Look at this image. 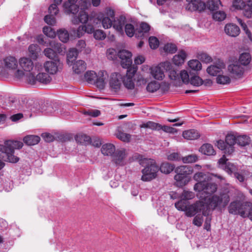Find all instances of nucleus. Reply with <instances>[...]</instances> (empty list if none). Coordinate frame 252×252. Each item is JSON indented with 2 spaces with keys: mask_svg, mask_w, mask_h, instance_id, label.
<instances>
[{
  "mask_svg": "<svg viewBox=\"0 0 252 252\" xmlns=\"http://www.w3.org/2000/svg\"><path fill=\"white\" fill-rule=\"evenodd\" d=\"M212 176L217 177L221 181L225 180L222 176L218 174L198 172L195 173L193 177V179L197 182L194 186V190L209 195L216 192L218 186L216 183L211 182Z\"/></svg>",
  "mask_w": 252,
  "mask_h": 252,
  "instance_id": "nucleus-1",
  "label": "nucleus"
},
{
  "mask_svg": "<svg viewBox=\"0 0 252 252\" xmlns=\"http://www.w3.org/2000/svg\"><path fill=\"white\" fill-rule=\"evenodd\" d=\"M233 187L229 184L226 185V187L218 194H214L208 198L207 200V205H205L206 208H208V214L210 210L218 209L221 211L225 208L230 201L229 193Z\"/></svg>",
  "mask_w": 252,
  "mask_h": 252,
  "instance_id": "nucleus-2",
  "label": "nucleus"
},
{
  "mask_svg": "<svg viewBox=\"0 0 252 252\" xmlns=\"http://www.w3.org/2000/svg\"><path fill=\"white\" fill-rule=\"evenodd\" d=\"M78 0H68L63 5V10L67 14H73L74 16L72 19L73 23L77 24L79 23H86L88 20V14L86 12L87 3L83 2L84 7L83 8H79L76 4Z\"/></svg>",
  "mask_w": 252,
  "mask_h": 252,
  "instance_id": "nucleus-3",
  "label": "nucleus"
},
{
  "mask_svg": "<svg viewBox=\"0 0 252 252\" xmlns=\"http://www.w3.org/2000/svg\"><path fill=\"white\" fill-rule=\"evenodd\" d=\"M140 165L144 168L142 170L141 180L143 181H150L156 178L159 167L156 161L151 158H141L139 160Z\"/></svg>",
  "mask_w": 252,
  "mask_h": 252,
  "instance_id": "nucleus-4",
  "label": "nucleus"
},
{
  "mask_svg": "<svg viewBox=\"0 0 252 252\" xmlns=\"http://www.w3.org/2000/svg\"><path fill=\"white\" fill-rule=\"evenodd\" d=\"M188 3L186 6V9L189 11H201L204 10L206 6L208 8L214 11L219 8L220 6H222L220 0H210L207 2V5L205 1L202 0H187Z\"/></svg>",
  "mask_w": 252,
  "mask_h": 252,
  "instance_id": "nucleus-5",
  "label": "nucleus"
},
{
  "mask_svg": "<svg viewBox=\"0 0 252 252\" xmlns=\"http://www.w3.org/2000/svg\"><path fill=\"white\" fill-rule=\"evenodd\" d=\"M202 201H198L192 204H189L185 212L188 217H192L197 213L202 212L203 216L208 215V208Z\"/></svg>",
  "mask_w": 252,
  "mask_h": 252,
  "instance_id": "nucleus-6",
  "label": "nucleus"
},
{
  "mask_svg": "<svg viewBox=\"0 0 252 252\" xmlns=\"http://www.w3.org/2000/svg\"><path fill=\"white\" fill-rule=\"evenodd\" d=\"M112 161L116 165L122 166L129 161L128 151L124 149H118L112 157Z\"/></svg>",
  "mask_w": 252,
  "mask_h": 252,
  "instance_id": "nucleus-7",
  "label": "nucleus"
},
{
  "mask_svg": "<svg viewBox=\"0 0 252 252\" xmlns=\"http://www.w3.org/2000/svg\"><path fill=\"white\" fill-rule=\"evenodd\" d=\"M229 213L234 215H240L243 218L246 217L247 206L245 203L243 204L240 201L232 202L228 207Z\"/></svg>",
  "mask_w": 252,
  "mask_h": 252,
  "instance_id": "nucleus-8",
  "label": "nucleus"
},
{
  "mask_svg": "<svg viewBox=\"0 0 252 252\" xmlns=\"http://www.w3.org/2000/svg\"><path fill=\"white\" fill-rule=\"evenodd\" d=\"M137 67L133 66L127 69L126 75L123 78V82L127 89L132 90L135 85L133 77L137 71Z\"/></svg>",
  "mask_w": 252,
  "mask_h": 252,
  "instance_id": "nucleus-9",
  "label": "nucleus"
},
{
  "mask_svg": "<svg viewBox=\"0 0 252 252\" xmlns=\"http://www.w3.org/2000/svg\"><path fill=\"white\" fill-rule=\"evenodd\" d=\"M115 17V13L113 10L109 9L105 13H100L97 18L101 21L103 27L104 29H109L112 26V21Z\"/></svg>",
  "mask_w": 252,
  "mask_h": 252,
  "instance_id": "nucleus-10",
  "label": "nucleus"
},
{
  "mask_svg": "<svg viewBox=\"0 0 252 252\" xmlns=\"http://www.w3.org/2000/svg\"><path fill=\"white\" fill-rule=\"evenodd\" d=\"M62 67V63L58 58L44 63L43 69L50 75L56 74Z\"/></svg>",
  "mask_w": 252,
  "mask_h": 252,
  "instance_id": "nucleus-11",
  "label": "nucleus"
},
{
  "mask_svg": "<svg viewBox=\"0 0 252 252\" xmlns=\"http://www.w3.org/2000/svg\"><path fill=\"white\" fill-rule=\"evenodd\" d=\"M34 68L38 72V73L36 75V79L38 82L44 84H48L51 82L52 78L50 75V74L48 73L42 72L44 69L41 63H36Z\"/></svg>",
  "mask_w": 252,
  "mask_h": 252,
  "instance_id": "nucleus-12",
  "label": "nucleus"
},
{
  "mask_svg": "<svg viewBox=\"0 0 252 252\" xmlns=\"http://www.w3.org/2000/svg\"><path fill=\"white\" fill-rule=\"evenodd\" d=\"M123 82V76L119 73H112L110 77L109 84L110 89L114 92L120 90Z\"/></svg>",
  "mask_w": 252,
  "mask_h": 252,
  "instance_id": "nucleus-13",
  "label": "nucleus"
},
{
  "mask_svg": "<svg viewBox=\"0 0 252 252\" xmlns=\"http://www.w3.org/2000/svg\"><path fill=\"white\" fill-rule=\"evenodd\" d=\"M118 56L121 60V65L123 68L128 69L131 67L132 61L131 52L126 50H123L118 52Z\"/></svg>",
  "mask_w": 252,
  "mask_h": 252,
  "instance_id": "nucleus-14",
  "label": "nucleus"
},
{
  "mask_svg": "<svg viewBox=\"0 0 252 252\" xmlns=\"http://www.w3.org/2000/svg\"><path fill=\"white\" fill-rule=\"evenodd\" d=\"M227 159L223 155L219 160L218 163L221 168H223L229 174L236 172L238 170L237 166L233 163L227 162Z\"/></svg>",
  "mask_w": 252,
  "mask_h": 252,
  "instance_id": "nucleus-15",
  "label": "nucleus"
},
{
  "mask_svg": "<svg viewBox=\"0 0 252 252\" xmlns=\"http://www.w3.org/2000/svg\"><path fill=\"white\" fill-rule=\"evenodd\" d=\"M161 66L165 70H168V76L169 78L175 81V82L178 85H180V73L171 68V64L168 62H165L160 63Z\"/></svg>",
  "mask_w": 252,
  "mask_h": 252,
  "instance_id": "nucleus-16",
  "label": "nucleus"
},
{
  "mask_svg": "<svg viewBox=\"0 0 252 252\" xmlns=\"http://www.w3.org/2000/svg\"><path fill=\"white\" fill-rule=\"evenodd\" d=\"M228 70L233 77L239 78L243 76L245 70L239 63H235L228 65Z\"/></svg>",
  "mask_w": 252,
  "mask_h": 252,
  "instance_id": "nucleus-17",
  "label": "nucleus"
},
{
  "mask_svg": "<svg viewBox=\"0 0 252 252\" xmlns=\"http://www.w3.org/2000/svg\"><path fill=\"white\" fill-rule=\"evenodd\" d=\"M0 151L5 156L7 160L10 162L16 163L19 160V158L14 155V151L12 148H7L0 144Z\"/></svg>",
  "mask_w": 252,
  "mask_h": 252,
  "instance_id": "nucleus-18",
  "label": "nucleus"
},
{
  "mask_svg": "<svg viewBox=\"0 0 252 252\" xmlns=\"http://www.w3.org/2000/svg\"><path fill=\"white\" fill-rule=\"evenodd\" d=\"M108 77V75L106 71L100 70L98 72L97 77L93 84L99 89L102 90L105 87L106 84L105 80L107 79Z\"/></svg>",
  "mask_w": 252,
  "mask_h": 252,
  "instance_id": "nucleus-19",
  "label": "nucleus"
},
{
  "mask_svg": "<svg viewBox=\"0 0 252 252\" xmlns=\"http://www.w3.org/2000/svg\"><path fill=\"white\" fill-rule=\"evenodd\" d=\"M225 64L223 62L219 61L215 64L209 66L207 68V72L212 76H217L222 69L225 68Z\"/></svg>",
  "mask_w": 252,
  "mask_h": 252,
  "instance_id": "nucleus-20",
  "label": "nucleus"
},
{
  "mask_svg": "<svg viewBox=\"0 0 252 252\" xmlns=\"http://www.w3.org/2000/svg\"><path fill=\"white\" fill-rule=\"evenodd\" d=\"M20 67L27 72H30L34 67V64L31 58L28 57L21 58L19 60Z\"/></svg>",
  "mask_w": 252,
  "mask_h": 252,
  "instance_id": "nucleus-21",
  "label": "nucleus"
},
{
  "mask_svg": "<svg viewBox=\"0 0 252 252\" xmlns=\"http://www.w3.org/2000/svg\"><path fill=\"white\" fill-rule=\"evenodd\" d=\"M225 33L229 36L236 37L240 34V29L234 24H227L224 27Z\"/></svg>",
  "mask_w": 252,
  "mask_h": 252,
  "instance_id": "nucleus-22",
  "label": "nucleus"
},
{
  "mask_svg": "<svg viewBox=\"0 0 252 252\" xmlns=\"http://www.w3.org/2000/svg\"><path fill=\"white\" fill-rule=\"evenodd\" d=\"M161 67H162L160 63L158 65L150 67V74L156 80H161L164 77V72Z\"/></svg>",
  "mask_w": 252,
  "mask_h": 252,
  "instance_id": "nucleus-23",
  "label": "nucleus"
},
{
  "mask_svg": "<svg viewBox=\"0 0 252 252\" xmlns=\"http://www.w3.org/2000/svg\"><path fill=\"white\" fill-rule=\"evenodd\" d=\"M72 69L74 72L79 74L83 73L86 69V63L81 60H79L72 63Z\"/></svg>",
  "mask_w": 252,
  "mask_h": 252,
  "instance_id": "nucleus-24",
  "label": "nucleus"
},
{
  "mask_svg": "<svg viewBox=\"0 0 252 252\" xmlns=\"http://www.w3.org/2000/svg\"><path fill=\"white\" fill-rule=\"evenodd\" d=\"M3 64L6 68L10 70H15L18 66V62L15 57H7L3 59Z\"/></svg>",
  "mask_w": 252,
  "mask_h": 252,
  "instance_id": "nucleus-25",
  "label": "nucleus"
},
{
  "mask_svg": "<svg viewBox=\"0 0 252 252\" xmlns=\"http://www.w3.org/2000/svg\"><path fill=\"white\" fill-rule=\"evenodd\" d=\"M116 150L115 146L111 143L103 145L101 149V153L103 155L111 156L112 157Z\"/></svg>",
  "mask_w": 252,
  "mask_h": 252,
  "instance_id": "nucleus-26",
  "label": "nucleus"
},
{
  "mask_svg": "<svg viewBox=\"0 0 252 252\" xmlns=\"http://www.w3.org/2000/svg\"><path fill=\"white\" fill-rule=\"evenodd\" d=\"M125 22V18L123 17H120L117 19L114 18L112 24L113 28L118 32L123 33V27Z\"/></svg>",
  "mask_w": 252,
  "mask_h": 252,
  "instance_id": "nucleus-27",
  "label": "nucleus"
},
{
  "mask_svg": "<svg viewBox=\"0 0 252 252\" xmlns=\"http://www.w3.org/2000/svg\"><path fill=\"white\" fill-rule=\"evenodd\" d=\"M236 138L235 135L231 134H228L226 136L225 142L228 146L227 151L229 155L234 152V145L236 143Z\"/></svg>",
  "mask_w": 252,
  "mask_h": 252,
  "instance_id": "nucleus-28",
  "label": "nucleus"
},
{
  "mask_svg": "<svg viewBox=\"0 0 252 252\" xmlns=\"http://www.w3.org/2000/svg\"><path fill=\"white\" fill-rule=\"evenodd\" d=\"M187 54L184 51L182 50L173 57V62L176 65H181L184 63Z\"/></svg>",
  "mask_w": 252,
  "mask_h": 252,
  "instance_id": "nucleus-29",
  "label": "nucleus"
},
{
  "mask_svg": "<svg viewBox=\"0 0 252 252\" xmlns=\"http://www.w3.org/2000/svg\"><path fill=\"white\" fill-rule=\"evenodd\" d=\"M30 56L33 60H36L40 52V48L36 44H32L29 47Z\"/></svg>",
  "mask_w": 252,
  "mask_h": 252,
  "instance_id": "nucleus-30",
  "label": "nucleus"
},
{
  "mask_svg": "<svg viewBox=\"0 0 252 252\" xmlns=\"http://www.w3.org/2000/svg\"><path fill=\"white\" fill-rule=\"evenodd\" d=\"M175 172L176 173H179L182 175H184L188 177V176L190 175L193 172V169L192 167L188 165H183L178 167L175 169Z\"/></svg>",
  "mask_w": 252,
  "mask_h": 252,
  "instance_id": "nucleus-31",
  "label": "nucleus"
},
{
  "mask_svg": "<svg viewBox=\"0 0 252 252\" xmlns=\"http://www.w3.org/2000/svg\"><path fill=\"white\" fill-rule=\"evenodd\" d=\"M183 136L185 139L192 140L197 139L199 137V134L196 130L189 129L184 131Z\"/></svg>",
  "mask_w": 252,
  "mask_h": 252,
  "instance_id": "nucleus-32",
  "label": "nucleus"
},
{
  "mask_svg": "<svg viewBox=\"0 0 252 252\" xmlns=\"http://www.w3.org/2000/svg\"><path fill=\"white\" fill-rule=\"evenodd\" d=\"M40 140V138L38 136L33 135H27L23 139V141L25 143L30 146L38 144Z\"/></svg>",
  "mask_w": 252,
  "mask_h": 252,
  "instance_id": "nucleus-33",
  "label": "nucleus"
},
{
  "mask_svg": "<svg viewBox=\"0 0 252 252\" xmlns=\"http://www.w3.org/2000/svg\"><path fill=\"white\" fill-rule=\"evenodd\" d=\"M3 146L7 148H12L14 151L15 149H21L23 146V143L19 141L7 140L5 141Z\"/></svg>",
  "mask_w": 252,
  "mask_h": 252,
  "instance_id": "nucleus-34",
  "label": "nucleus"
},
{
  "mask_svg": "<svg viewBox=\"0 0 252 252\" xmlns=\"http://www.w3.org/2000/svg\"><path fill=\"white\" fill-rule=\"evenodd\" d=\"M243 15L248 18H252V0H248L243 8Z\"/></svg>",
  "mask_w": 252,
  "mask_h": 252,
  "instance_id": "nucleus-35",
  "label": "nucleus"
},
{
  "mask_svg": "<svg viewBox=\"0 0 252 252\" xmlns=\"http://www.w3.org/2000/svg\"><path fill=\"white\" fill-rule=\"evenodd\" d=\"M199 151L206 155H213L215 153V151L212 145L210 144H203L200 148Z\"/></svg>",
  "mask_w": 252,
  "mask_h": 252,
  "instance_id": "nucleus-36",
  "label": "nucleus"
},
{
  "mask_svg": "<svg viewBox=\"0 0 252 252\" xmlns=\"http://www.w3.org/2000/svg\"><path fill=\"white\" fill-rule=\"evenodd\" d=\"M175 168L173 164L167 162H163L159 168L160 172L165 174L171 173Z\"/></svg>",
  "mask_w": 252,
  "mask_h": 252,
  "instance_id": "nucleus-37",
  "label": "nucleus"
},
{
  "mask_svg": "<svg viewBox=\"0 0 252 252\" xmlns=\"http://www.w3.org/2000/svg\"><path fill=\"white\" fill-rule=\"evenodd\" d=\"M251 56L248 53H244L240 55L239 58V63L244 66H247L251 61Z\"/></svg>",
  "mask_w": 252,
  "mask_h": 252,
  "instance_id": "nucleus-38",
  "label": "nucleus"
},
{
  "mask_svg": "<svg viewBox=\"0 0 252 252\" xmlns=\"http://www.w3.org/2000/svg\"><path fill=\"white\" fill-rule=\"evenodd\" d=\"M150 29V26L147 23L143 22L140 24L139 29L136 32L135 35L137 37H142L144 33L148 32Z\"/></svg>",
  "mask_w": 252,
  "mask_h": 252,
  "instance_id": "nucleus-39",
  "label": "nucleus"
},
{
  "mask_svg": "<svg viewBox=\"0 0 252 252\" xmlns=\"http://www.w3.org/2000/svg\"><path fill=\"white\" fill-rule=\"evenodd\" d=\"M174 179L179 186H185L189 181L188 177L179 173H176L174 176Z\"/></svg>",
  "mask_w": 252,
  "mask_h": 252,
  "instance_id": "nucleus-40",
  "label": "nucleus"
},
{
  "mask_svg": "<svg viewBox=\"0 0 252 252\" xmlns=\"http://www.w3.org/2000/svg\"><path fill=\"white\" fill-rule=\"evenodd\" d=\"M78 55L77 50L76 49L72 48L69 50L67 55V63L69 65H71L74 58H76Z\"/></svg>",
  "mask_w": 252,
  "mask_h": 252,
  "instance_id": "nucleus-41",
  "label": "nucleus"
},
{
  "mask_svg": "<svg viewBox=\"0 0 252 252\" xmlns=\"http://www.w3.org/2000/svg\"><path fill=\"white\" fill-rule=\"evenodd\" d=\"M180 84L181 81L185 84H188L190 81V75H189L188 71L186 70H182L180 72Z\"/></svg>",
  "mask_w": 252,
  "mask_h": 252,
  "instance_id": "nucleus-42",
  "label": "nucleus"
},
{
  "mask_svg": "<svg viewBox=\"0 0 252 252\" xmlns=\"http://www.w3.org/2000/svg\"><path fill=\"white\" fill-rule=\"evenodd\" d=\"M76 140L77 142L83 145H88L91 142V138L86 134H81L77 136Z\"/></svg>",
  "mask_w": 252,
  "mask_h": 252,
  "instance_id": "nucleus-43",
  "label": "nucleus"
},
{
  "mask_svg": "<svg viewBox=\"0 0 252 252\" xmlns=\"http://www.w3.org/2000/svg\"><path fill=\"white\" fill-rule=\"evenodd\" d=\"M189 84L196 86L199 87L203 84V80L197 75H192L190 74V81Z\"/></svg>",
  "mask_w": 252,
  "mask_h": 252,
  "instance_id": "nucleus-44",
  "label": "nucleus"
},
{
  "mask_svg": "<svg viewBox=\"0 0 252 252\" xmlns=\"http://www.w3.org/2000/svg\"><path fill=\"white\" fill-rule=\"evenodd\" d=\"M250 142V137L246 135L238 136L236 138V143L241 146L249 144Z\"/></svg>",
  "mask_w": 252,
  "mask_h": 252,
  "instance_id": "nucleus-45",
  "label": "nucleus"
},
{
  "mask_svg": "<svg viewBox=\"0 0 252 252\" xmlns=\"http://www.w3.org/2000/svg\"><path fill=\"white\" fill-rule=\"evenodd\" d=\"M216 82L219 84L227 85L230 83L231 79L228 75H219L216 78Z\"/></svg>",
  "mask_w": 252,
  "mask_h": 252,
  "instance_id": "nucleus-46",
  "label": "nucleus"
},
{
  "mask_svg": "<svg viewBox=\"0 0 252 252\" xmlns=\"http://www.w3.org/2000/svg\"><path fill=\"white\" fill-rule=\"evenodd\" d=\"M97 74L94 71H88L85 74V79L89 83L93 84Z\"/></svg>",
  "mask_w": 252,
  "mask_h": 252,
  "instance_id": "nucleus-47",
  "label": "nucleus"
},
{
  "mask_svg": "<svg viewBox=\"0 0 252 252\" xmlns=\"http://www.w3.org/2000/svg\"><path fill=\"white\" fill-rule=\"evenodd\" d=\"M188 65L190 68L196 71L200 70L202 68L201 63L197 60H192L189 61L188 62Z\"/></svg>",
  "mask_w": 252,
  "mask_h": 252,
  "instance_id": "nucleus-48",
  "label": "nucleus"
},
{
  "mask_svg": "<svg viewBox=\"0 0 252 252\" xmlns=\"http://www.w3.org/2000/svg\"><path fill=\"white\" fill-rule=\"evenodd\" d=\"M189 204L187 200L182 199L175 203V206L177 210L185 212Z\"/></svg>",
  "mask_w": 252,
  "mask_h": 252,
  "instance_id": "nucleus-49",
  "label": "nucleus"
},
{
  "mask_svg": "<svg viewBox=\"0 0 252 252\" xmlns=\"http://www.w3.org/2000/svg\"><path fill=\"white\" fill-rule=\"evenodd\" d=\"M160 88V84L158 82L154 81L149 83L147 86V90L151 93L156 92Z\"/></svg>",
  "mask_w": 252,
  "mask_h": 252,
  "instance_id": "nucleus-50",
  "label": "nucleus"
},
{
  "mask_svg": "<svg viewBox=\"0 0 252 252\" xmlns=\"http://www.w3.org/2000/svg\"><path fill=\"white\" fill-rule=\"evenodd\" d=\"M116 136L118 139L125 142H128L131 138L130 134L121 131H118L116 133Z\"/></svg>",
  "mask_w": 252,
  "mask_h": 252,
  "instance_id": "nucleus-51",
  "label": "nucleus"
},
{
  "mask_svg": "<svg viewBox=\"0 0 252 252\" xmlns=\"http://www.w3.org/2000/svg\"><path fill=\"white\" fill-rule=\"evenodd\" d=\"M58 35L60 40L63 42H66L69 39V34L67 31L59 30L58 32Z\"/></svg>",
  "mask_w": 252,
  "mask_h": 252,
  "instance_id": "nucleus-52",
  "label": "nucleus"
},
{
  "mask_svg": "<svg viewBox=\"0 0 252 252\" xmlns=\"http://www.w3.org/2000/svg\"><path fill=\"white\" fill-rule=\"evenodd\" d=\"M141 127L158 130H160V125L153 122L149 121L146 123L142 124Z\"/></svg>",
  "mask_w": 252,
  "mask_h": 252,
  "instance_id": "nucleus-53",
  "label": "nucleus"
},
{
  "mask_svg": "<svg viewBox=\"0 0 252 252\" xmlns=\"http://www.w3.org/2000/svg\"><path fill=\"white\" fill-rule=\"evenodd\" d=\"M237 22L241 25L243 30L246 32V34L247 35L248 37L250 40H252V33L249 30L246 24L240 18L236 17Z\"/></svg>",
  "mask_w": 252,
  "mask_h": 252,
  "instance_id": "nucleus-54",
  "label": "nucleus"
},
{
  "mask_svg": "<svg viewBox=\"0 0 252 252\" xmlns=\"http://www.w3.org/2000/svg\"><path fill=\"white\" fill-rule=\"evenodd\" d=\"M167 158L170 161H179L182 160V158L180 154L177 152L169 153L167 155Z\"/></svg>",
  "mask_w": 252,
  "mask_h": 252,
  "instance_id": "nucleus-55",
  "label": "nucleus"
},
{
  "mask_svg": "<svg viewBox=\"0 0 252 252\" xmlns=\"http://www.w3.org/2000/svg\"><path fill=\"white\" fill-rule=\"evenodd\" d=\"M226 15L224 11H219L213 14V18L218 21H222L226 18Z\"/></svg>",
  "mask_w": 252,
  "mask_h": 252,
  "instance_id": "nucleus-56",
  "label": "nucleus"
},
{
  "mask_svg": "<svg viewBox=\"0 0 252 252\" xmlns=\"http://www.w3.org/2000/svg\"><path fill=\"white\" fill-rule=\"evenodd\" d=\"M137 30H134V26L131 24H127L125 25V32L129 37H132L135 34Z\"/></svg>",
  "mask_w": 252,
  "mask_h": 252,
  "instance_id": "nucleus-57",
  "label": "nucleus"
},
{
  "mask_svg": "<svg viewBox=\"0 0 252 252\" xmlns=\"http://www.w3.org/2000/svg\"><path fill=\"white\" fill-rule=\"evenodd\" d=\"M43 32L47 36L50 38H54L56 35L55 31L49 27H44Z\"/></svg>",
  "mask_w": 252,
  "mask_h": 252,
  "instance_id": "nucleus-58",
  "label": "nucleus"
},
{
  "mask_svg": "<svg viewBox=\"0 0 252 252\" xmlns=\"http://www.w3.org/2000/svg\"><path fill=\"white\" fill-rule=\"evenodd\" d=\"M164 50L168 53H174L177 50L176 46L172 43H167L164 45Z\"/></svg>",
  "mask_w": 252,
  "mask_h": 252,
  "instance_id": "nucleus-59",
  "label": "nucleus"
},
{
  "mask_svg": "<svg viewBox=\"0 0 252 252\" xmlns=\"http://www.w3.org/2000/svg\"><path fill=\"white\" fill-rule=\"evenodd\" d=\"M198 157L195 155H190L182 158V161L184 163H192L197 160Z\"/></svg>",
  "mask_w": 252,
  "mask_h": 252,
  "instance_id": "nucleus-60",
  "label": "nucleus"
},
{
  "mask_svg": "<svg viewBox=\"0 0 252 252\" xmlns=\"http://www.w3.org/2000/svg\"><path fill=\"white\" fill-rule=\"evenodd\" d=\"M149 43L150 47L153 49L157 48L159 46V41L158 39L155 36H151L149 38Z\"/></svg>",
  "mask_w": 252,
  "mask_h": 252,
  "instance_id": "nucleus-61",
  "label": "nucleus"
},
{
  "mask_svg": "<svg viewBox=\"0 0 252 252\" xmlns=\"http://www.w3.org/2000/svg\"><path fill=\"white\" fill-rule=\"evenodd\" d=\"M26 81L28 84L34 85H35L36 82L38 81L36 79V76H35L32 73H30L26 77Z\"/></svg>",
  "mask_w": 252,
  "mask_h": 252,
  "instance_id": "nucleus-62",
  "label": "nucleus"
},
{
  "mask_svg": "<svg viewBox=\"0 0 252 252\" xmlns=\"http://www.w3.org/2000/svg\"><path fill=\"white\" fill-rule=\"evenodd\" d=\"M94 36L96 40H103L106 37V34L102 30H97L94 32Z\"/></svg>",
  "mask_w": 252,
  "mask_h": 252,
  "instance_id": "nucleus-63",
  "label": "nucleus"
},
{
  "mask_svg": "<svg viewBox=\"0 0 252 252\" xmlns=\"http://www.w3.org/2000/svg\"><path fill=\"white\" fill-rule=\"evenodd\" d=\"M245 2L242 0H234L233 2L232 7L235 9H243Z\"/></svg>",
  "mask_w": 252,
  "mask_h": 252,
  "instance_id": "nucleus-64",
  "label": "nucleus"
}]
</instances>
